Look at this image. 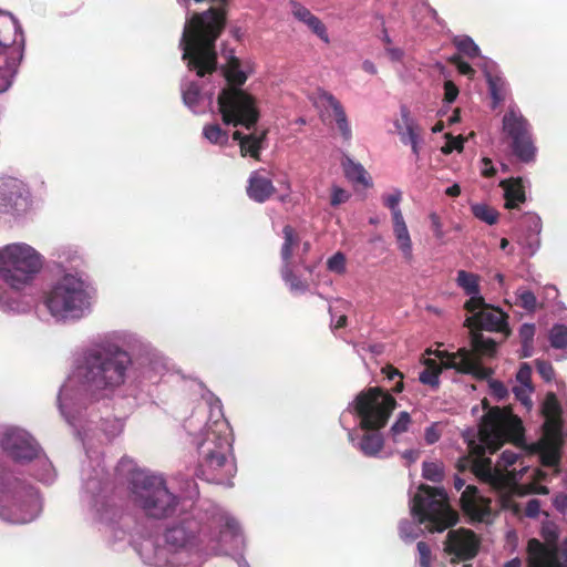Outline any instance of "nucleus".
Returning <instances> with one entry per match:
<instances>
[{
  "mask_svg": "<svg viewBox=\"0 0 567 567\" xmlns=\"http://www.w3.org/2000/svg\"><path fill=\"white\" fill-rule=\"evenodd\" d=\"M168 372L167 358L150 341L127 330L105 333L73 355L71 371L58 393V406L82 441L86 458L81 467V502L92 522L114 524L104 507L114 502L102 453L94 449L123 433L125 420L102 417L96 405L115 398L146 402Z\"/></svg>",
  "mask_w": 567,
  "mask_h": 567,
  "instance_id": "f257e3e1",
  "label": "nucleus"
},
{
  "mask_svg": "<svg viewBox=\"0 0 567 567\" xmlns=\"http://www.w3.org/2000/svg\"><path fill=\"white\" fill-rule=\"evenodd\" d=\"M520 419L508 409L498 406L489 409L482 420L475 439L468 441L470 455L458 461L460 471L467 468L483 483L497 492L509 488L515 480L514 471L508 468L519 458L516 451L505 450L496 465L486 454H493L504 440L518 441L523 437Z\"/></svg>",
  "mask_w": 567,
  "mask_h": 567,
  "instance_id": "f03ea898",
  "label": "nucleus"
},
{
  "mask_svg": "<svg viewBox=\"0 0 567 567\" xmlns=\"http://www.w3.org/2000/svg\"><path fill=\"white\" fill-rule=\"evenodd\" d=\"M202 396L208 408V420L193 440L199 456L195 475L208 483L231 487L237 472L231 429L224 415L221 401L209 390Z\"/></svg>",
  "mask_w": 567,
  "mask_h": 567,
  "instance_id": "7ed1b4c3",
  "label": "nucleus"
},
{
  "mask_svg": "<svg viewBox=\"0 0 567 567\" xmlns=\"http://www.w3.org/2000/svg\"><path fill=\"white\" fill-rule=\"evenodd\" d=\"M218 76L225 84L217 97L223 122L249 131L248 134L236 131L234 140L239 142L243 156L258 158L261 150L266 147L268 131L256 127L260 115L256 100L240 89L247 80V74L240 69L239 60L231 56L227 68L223 69Z\"/></svg>",
  "mask_w": 567,
  "mask_h": 567,
  "instance_id": "20e7f679",
  "label": "nucleus"
},
{
  "mask_svg": "<svg viewBox=\"0 0 567 567\" xmlns=\"http://www.w3.org/2000/svg\"><path fill=\"white\" fill-rule=\"evenodd\" d=\"M395 405L391 394L379 388H369L359 392L342 411L340 425L347 431L351 445L362 455L382 457L384 439L380 429L386 424Z\"/></svg>",
  "mask_w": 567,
  "mask_h": 567,
  "instance_id": "39448f33",
  "label": "nucleus"
},
{
  "mask_svg": "<svg viewBox=\"0 0 567 567\" xmlns=\"http://www.w3.org/2000/svg\"><path fill=\"white\" fill-rule=\"evenodd\" d=\"M43 266V257L25 243H12L0 248V311L27 313L33 308V300L18 296L32 286Z\"/></svg>",
  "mask_w": 567,
  "mask_h": 567,
  "instance_id": "423d86ee",
  "label": "nucleus"
},
{
  "mask_svg": "<svg viewBox=\"0 0 567 567\" xmlns=\"http://www.w3.org/2000/svg\"><path fill=\"white\" fill-rule=\"evenodd\" d=\"M43 266V257L25 243H12L0 248V311L27 313L33 308V300L18 296L32 286Z\"/></svg>",
  "mask_w": 567,
  "mask_h": 567,
  "instance_id": "0eeeda50",
  "label": "nucleus"
},
{
  "mask_svg": "<svg viewBox=\"0 0 567 567\" xmlns=\"http://www.w3.org/2000/svg\"><path fill=\"white\" fill-rule=\"evenodd\" d=\"M96 289L81 272H64L44 290L41 303L56 323H74L94 309Z\"/></svg>",
  "mask_w": 567,
  "mask_h": 567,
  "instance_id": "6e6552de",
  "label": "nucleus"
},
{
  "mask_svg": "<svg viewBox=\"0 0 567 567\" xmlns=\"http://www.w3.org/2000/svg\"><path fill=\"white\" fill-rule=\"evenodd\" d=\"M412 519L400 522L401 538L411 543L420 537L424 529L443 532L457 523V514L449 506L443 488L421 485L410 502Z\"/></svg>",
  "mask_w": 567,
  "mask_h": 567,
  "instance_id": "1a4fd4ad",
  "label": "nucleus"
},
{
  "mask_svg": "<svg viewBox=\"0 0 567 567\" xmlns=\"http://www.w3.org/2000/svg\"><path fill=\"white\" fill-rule=\"evenodd\" d=\"M43 511L39 489L22 480L0 456V519L11 524H28Z\"/></svg>",
  "mask_w": 567,
  "mask_h": 567,
  "instance_id": "9d476101",
  "label": "nucleus"
},
{
  "mask_svg": "<svg viewBox=\"0 0 567 567\" xmlns=\"http://www.w3.org/2000/svg\"><path fill=\"white\" fill-rule=\"evenodd\" d=\"M25 39L18 19L0 11V93L8 91L24 55Z\"/></svg>",
  "mask_w": 567,
  "mask_h": 567,
  "instance_id": "9b49d317",
  "label": "nucleus"
},
{
  "mask_svg": "<svg viewBox=\"0 0 567 567\" xmlns=\"http://www.w3.org/2000/svg\"><path fill=\"white\" fill-rule=\"evenodd\" d=\"M472 350L461 348L456 352H439L445 368H451L458 373L468 374L477 380H485L493 373L481 362V357H493L496 352V342L485 338L478 331H471Z\"/></svg>",
  "mask_w": 567,
  "mask_h": 567,
  "instance_id": "f8f14e48",
  "label": "nucleus"
},
{
  "mask_svg": "<svg viewBox=\"0 0 567 567\" xmlns=\"http://www.w3.org/2000/svg\"><path fill=\"white\" fill-rule=\"evenodd\" d=\"M33 198L29 186L12 176L0 177V216L17 224L33 216Z\"/></svg>",
  "mask_w": 567,
  "mask_h": 567,
  "instance_id": "ddd939ff",
  "label": "nucleus"
},
{
  "mask_svg": "<svg viewBox=\"0 0 567 567\" xmlns=\"http://www.w3.org/2000/svg\"><path fill=\"white\" fill-rule=\"evenodd\" d=\"M503 133L509 140L513 154L523 163H532L536 158L532 125L522 114L517 105H509L503 116Z\"/></svg>",
  "mask_w": 567,
  "mask_h": 567,
  "instance_id": "4468645a",
  "label": "nucleus"
},
{
  "mask_svg": "<svg viewBox=\"0 0 567 567\" xmlns=\"http://www.w3.org/2000/svg\"><path fill=\"white\" fill-rule=\"evenodd\" d=\"M284 243L280 250L281 267L280 275L282 281L292 295H303L309 290V284L298 274L299 268L312 272V267L306 264L301 256L298 261L293 260L292 251L299 246L300 239L295 229L286 225L282 228Z\"/></svg>",
  "mask_w": 567,
  "mask_h": 567,
  "instance_id": "2eb2a0df",
  "label": "nucleus"
},
{
  "mask_svg": "<svg viewBox=\"0 0 567 567\" xmlns=\"http://www.w3.org/2000/svg\"><path fill=\"white\" fill-rule=\"evenodd\" d=\"M0 449L7 458L19 466H24L40 454L42 447L29 431L19 426H8L0 434Z\"/></svg>",
  "mask_w": 567,
  "mask_h": 567,
  "instance_id": "dca6fc26",
  "label": "nucleus"
},
{
  "mask_svg": "<svg viewBox=\"0 0 567 567\" xmlns=\"http://www.w3.org/2000/svg\"><path fill=\"white\" fill-rule=\"evenodd\" d=\"M402 192L399 188H394L391 193L382 195V203L390 209L392 215L393 235L398 249L400 250L403 259L406 262H411L413 260V245L410 231L400 208Z\"/></svg>",
  "mask_w": 567,
  "mask_h": 567,
  "instance_id": "f3484780",
  "label": "nucleus"
},
{
  "mask_svg": "<svg viewBox=\"0 0 567 567\" xmlns=\"http://www.w3.org/2000/svg\"><path fill=\"white\" fill-rule=\"evenodd\" d=\"M481 542L476 534L470 529H451L444 542V551L452 563L473 559L480 549Z\"/></svg>",
  "mask_w": 567,
  "mask_h": 567,
  "instance_id": "a211bd4d",
  "label": "nucleus"
},
{
  "mask_svg": "<svg viewBox=\"0 0 567 567\" xmlns=\"http://www.w3.org/2000/svg\"><path fill=\"white\" fill-rule=\"evenodd\" d=\"M462 511L472 522L491 523L493 508L491 498L482 495L476 486L467 485L460 498Z\"/></svg>",
  "mask_w": 567,
  "mask_h": 567,
  "instance_id": "6ab92c4d",
  "label": "nucleus"
},
{
  "mask_svg": "<svg viewBox=\"0 0 567 567\" xmlns=\"http://www.w3.org/2000/svg\"><path fill=\"white\" fill-rule=\"evenodd\" d=\"M470 312L472 313V317H468L465 320V326L471 330L476 331L477 329H481L494 332H505L508 329V316L501 308H494L486 303V306H482L477 310Z\"/></svg>",
  "mask_w": 567,
  "mask_h": 567,
  "instance_id": "aec40b11",
  "label": "nucleus"
},
{
  "mask_svg": "<svg viewBox=\"0 0 567 567\" xmlns=\"http://www.w3.org/2000/svg\"><path fill=\"white\" fill-rule=\"evenodd\" d=\"M480 68L483 70L493 101V109H495L506 100L509 93V84L498 70V65L491 59L483 58Z\"/></svg>",
  "mask_w": 567,
  "mask_h": 567,
  "instance_id": "412c9836",
  "label": "nucleus"
},
{
  "mask_svg": "<svg viewBox=\"0 0 567 567\" xmlns=\"http://www.w3.org/2000/svg\"><path fill=\"white\" fill-rule=\"evenodd\" d=\"M456 284L463 289L464 293L468 297L465 302V309L467 311H475L482 306H486V302L481 293L478 284V276L465 270H458L456 277Z\"/></svg>",
  "mask_w": 567,
  "mask_h": 567,
  "instance_id": "4be33fe9",
  "label": "nucleus"
},
{
  "mask_svg": "<svg viewBox=\"0 0 567 567\" xmlns=\"http://www.w3.org/2000/svg\"><path fill=\"white\" fill-rule=\"evenodd\" d=\"M181 90L184 104L195 114L202 113L205 100L212 103L215 94L214 91L202 92L197 82L187 79L182 81Z\"/></svg>",
  "mask_w": 567,
  "mask_h": 567,
  "instance_id": "5701e85b",
  "label": "nucleus"
},
{
  "mask_svg": "<svg viewBox=\"0 0 567 567\" xmlns=\"http://www.w3.org/2000/svg\"><path fill=\"white\" fill-rule=\"evenodd\" d=\"M527 223L533 231L530 234L518 233L516 241L524 250V255L532 257L540 247L543 224L540 216L536 213H527Z\"/></svg>",
  "mask_w": 567,
  "mask_h": 567,
  "instance_id": "b1692460",
  "label": "nucleus"
},
{
  "mask_svg": "<svg viewBox=\"0 0 567 567\" xmlns=\"http://www.w3.org/2000/svg\"><path fill=\"white\" fill-rule=\"evenodd\" d=\"M246 190L251 200L262 204L272 196L276 188L269 177L260 171H254L249 175Z\"/></svg>",
  "mask_w": 567,
  "mask_h": 567,
  "instance_id": "393cba45",
  "label": "nucleus"
},
{
  "mask_svg": "<svg viewBox=\"0 0 567 567\" xmlns=\"http://www.w3.org/2000/svg\"><path fill=\"white\" fill-rule=\"evenodd\" d=\"M25 466L29 475L42 484H53L58 477L56 470L43 449H41L40 454L28 462Z\"/></svg>",
  "mask_w": 567,
  "mask_h": 567,
  "instance_id": "a878e982",
  "label": "nucleus"
},
{
  "mask_svg": "<svg viewBox=\"0 0 567 567\" xmlns=\"http://www.w3.org/2000/svg\"><path fill=\"white\" fill-rule=\"evenodd\" d=\"M557 316L563 320L554 323L548 331V341L553 349L563 352L560 359H567V308L563 302L556 305Z\"/></svg>",
  "mask_w": 567,
  "mask_h": 567,
  "instance_id": "bb28decb",
  "label": "nucleus"
},
{
  "mask_svg": "<svg viewBox=\"0 0 567 567\" xmlns=\"http://www.w3.org/2000/svg\"><path fill=\"white\" fill-rule=\"evenodd\" d=\"M542 536L545 539V544L540 540L536 539L544 548L545 551H548L553 556L554 564L556 567H567V537L564 539V553H563V561L559 560L558 556V530L555 525H545L542 528Z\"/></svg>",
  "mask_w": 567,
  "mask_h": 567,
  "instance_id": "cd10ccee",
  "label": "nucleus"
},
{
  "mask_svg": "<svg viewBox=\"0 0 567 567\" xmlns=\"http://www.w3.org/2000/svg\"><path fill=\"white\" fill-rule=\"evenodd\" d=\"M563 432H551L550 437L540 445V460L545 466H558L561 455Z\"/></svg>",
  "mask_w": 567,
  "mask_h": 567,
  "instance_id": "c85d7f7f",
  "label": "nucleus"
},
{
  "mask_svg": "<svg viewBox=\"0 0 567 567\" xmlns=\"http://www.w3.org/2000/svg\"><path fill=\"white\" fill-rule=\"evenodd\" d=\"M320 99L332 109L337 127L343 140L349 142L352 138V131L342 104L329 92H323Z\"/></svg>",
  "mask_w": 567,
  "mask_h": 567,
  "instance_id": "c756f323",
  "label": "nucleus"
},
{
  "mask_svg": "<svg viewBox=\"0 0 567 567\" xmlns=\"http://www.w3.org/2000/svg\"><path fill=\"white\" fill-rule=\"evenodd\" d=\"M401 121L394 123L396 132L403 144L408 145L414 141H421L419 126L410 116V110L405 105L400 107Z\"/></svg>",
  "mask_w": 567,
  "mask_h": 567,
  "instance_id": "7c9ffc66",
  "label": "nucleus"
},
{
  "mask_svg": "<svg viewBox=\"0 0 567 567\" xmlns=\"http://www.w3.org/2000/svg\"><path fill=\"white\" fill-rule=\"evenodd\" d=\"M499 186L505 193L506 208L513 209L517 207L519 203H524L526 200L525 182L523 178L504 179L499 183Z\"/></svg>",
  "mask_w": 567,
  "mask_h": 567,
  "instance_id": "2f4dec72",
  "label": "nucleus"
},
{
  "mask_svg": "<svg viewBox=\"0 0 567 567\" xmlns=\"http://www.w3.org/2000/svg\"><path fill=\"white\" fill-rule=\"evenodd\" d=\"M527 565L528 567H556L553 556L545 551L543 546L532 538L527 544Z\"/></svg>",
  "mask_w": 567,
  "mask_h": 567,
  "instance_id": "473e14b6",
  "label": "nucleus"
},
{
  "mask_svg": "<svg viewBox=\"0 0 567 567\" xmlns=\"http://www.w3.org/2000/svg\"><path fill=\"white\" fill-rule=\"evenodd\" d=\"M52 256L54 262L60 268L79 267L82 262V257L79 249L70 245H61L54 248Z\"/></svg>",
  "mask_w": 567,
  "mask_h": 567,
  "instance_id": "72a5a7b5",
  "label": "nucleus"
},
{
  "mask_svg": "<svg viewBox=\"0 0 567 567\" xmlns=\"http://www.w3.org/2000/svg\"><path fill=\"white\" fill-rule=\"evenodd\" d=\"M342 167L346 177L352 183L363 185L364 187L372 186V181L362 164L354 162L349 156H344Z\"/></svg>",
  "mask_w": 567,
  "mask_h": 567,
  "instance_id": "f704fd0d",
  "label": "nucleus"
},
{
  "mask_svg": "<svg viewBox=\"0 0 567 567\" xmlns=\"http://www.w3.org/2000/svg\"><path fill=\"white\" fill-rule=\"evenodd\" d=\"M544 413L547 417V423L550 425V432H563V424L560 420L561 408L554 393L546 396L544 403Z\"/></svg>",
  "mask_w": 567,
  "mask_h": 567,
  "instance_id": "c9c22d12",
  "label": "nucleus"
},
{
  "mask_svg": "<svg viewBox=\"0 0 567 567\" xmlns=\"http://www.w3.org/2000/svg\"><path fill=\"white\" fill-rule=\"evenodd\" d=\"M440 351H435V355L440 359L441 363L437 364L434 360L427 359L425 360L426 369H424L420 375L419 380L426 385H430L433 389H436L440 385V373L443 369H446L443 364L442 359L437 355Z\"/></svg>",
  "mask_w": 567,
  "mask_h": 567,
  "instance_id": "e433bc0d",
  "label": "nucleus"
},
{
  "mask_svg": "<svg viewBox=\"0 0 567 567\" xmlns=\"http://www.w3.org/2000/svg\"><path fill=\"white\" fill-rule=\"evenodd\" d=\"M453 43L458 52L468 58H481V50L470 35H457L454 38ZM483 58L484 56H482V59Z\"/></svg>",
  "mask_w": 567,
  "mask_h": 567,
  "instance_id": "4c0bfd02",
  "label": "nucleus"
},
{
  "mask_svg": "<svg viewBox=\"0 0 567 567\" xmlns=\"http://www.w3.org/2000/svg\"><path fill=\"white\" fill-rule=\"evenodd\" d=\"M471 212L475 218L486 223L487 225H494L498 220V212L484 203L473 204L471 206Z\"/></svg>",
  "mask_w": 567,
  "mask_h": 567,
  "instance_id": "58836bf2",
  "label": "nucleus"
},
{
  "mask_svg": "<svg viewBox=\"0 0 567 567\" xmlns=\"http://www.w3.org/2000/svg\"><path fill=\"white\" fill-rule=\"evenodd\" d=\"M203 135L212 144L224 145L228 142V133L216 123L205 125Z\"/></svg>",
  "mask_w": 567,
  "mask_h": 567,
  "instance_id": "ea45409f",
  "label": "nucleus"
},
{
  "mask_svg": "<svg viewBox=\"0 0 567 567\" xmlns=\"http://www.w3.org/2000/svg\"><path fill=\"white\" fill-rule=\"evenodd\" d=\"M422 476L433 483H440L444 477V466L441 462H423Z\"/></svg>",
  "mask_w": 567,
  "mask_h": 567,
  "instance_id": "a19ab883",
  "label": "nucleus"
},
{
  "mask_svg": "<svg viewBox=\"0 0 567 567\" xmlns=\"http://www.w3.org/2000/svg\"><path fill=\"white\" fill-rule=\"evenodd\" d=\"M516 301L519 307L528 312H534L537 306V299L533 291L519 288L516 291Z\"/></svg>",
  "mask_w": 567,
  "mask_h": 567,
  "instance_id": "79ce46f5",
  "label": "nucleus"
},
{
  "mask_svg": "<svg viewBox=\"0 0 567 567\" xmlns=\"http://www.w3.org/2000/svg\"><path fill=\"white\" fill-rule=\"evenodd\" d=\"M305 25L316 37H318L323 43H326V44L330 43V37L328 33V29H327L326 24L317 16H313L309 21H307L305 23Z\"/></svg>",
  "mask_w": 567,
  "mask_h": 567,
  "instance_id": "37998d69",
  "label": "nucleus"
},
{
  "mask_svg": "<svg viewBox=\"0 0 567 567\" xmlns=\"http://www.w3.org/2000/svg\"><path fill=\"white\" fill-rule=\"evenodd\" d=\"M305 25L316 37H318L323 43H326V44L330 43V37L328 33V29H327L326 24L317 16H313L309 21H307L305 23Z\"/></svg>",
  "mask_w": 567,
  "mask_h": 567,
  "instance_id": "c03bdc74",
  "label": "nucleus"
},
{
  "mask_svg": "<svg viewBox=\"0 0 567 567\" xmlns=\"http://www.w3.org/2000/svg\"><path fill=\"white\" fill-rule=\"evenodd\" d=\"M533 392V385L515 384L513 386V393L516 400L519 401L526 408V410H530L533 406V401L530 399Z\"/></svg>",
  "mask_w": 567,
  "mask_h": 567,
  "instance_id": "a18cd8bd",
  "label": "nucleus"
},
{
  "mask_svg": "<svg viewBox=\"0 0 567 567\" xmlns=\"http://www.w3.org/2000/svg\"><path fill=\"white\" fill-rule=\"evenodd\" d=\"M289 6L292 17L303 24L315 16L308 8H306L299 1L291 0L289 2Z\"/></svg>",
  "mask_w": 567,
  "mask_h": 567,
  "instance_id": "49530a36",
  "label": "nucleus"
},
{
  "mask_svg": "<svg viewBox=\"0 0 567 567\" xmlns=\"http://www.w3.org/2000/svg\"><path fill=\"white\" fill-rule=\"evenodd\" d=\"M411 423L410 414L405 411L399 413L395 422L391 426V433L393 437L404 433L408 431L409 425Z\"/></svg>",
  "mask_w": 567,
  "mask_h": 567,
  "instance_id": "de8ad7c7",
  "label": "nucleus"
},
{
  "mask_svg": "<svg viewBox=\"0 0 567 567\" xmlns=\"http://www.w3.org/2000/svg\"><path fill=\"white\" fill-rule=\"evenodd\" d=\"M327 267L330 271L336 274H344L346 272V257L342 252H336L331 256L327 261Z\"/></svg>",
  "mask_w": 567,
  "mask_h": 567,
  "instance_id": "09e8293b",
  "label": "nucleus"
},
{
  "mask_svg": "<svg viewBox=\"0 0 567 567\" xmlns=\"http://www.w3.org/2000/svg\"><path fill=\"white\" fill-rule=\"evenodd\" d=\"M536 369L542 379L546 382H550L555 378V371L550 362L545 360L535 361Z\"/></svg>",
  "mask_w": 567,
  "mask_h": 567,
  "instance_id": "8fccbe9b",
  "label": "nucleus"
},
{
  "mask_svg": "<svg viewBox=\"0 0 567 567\" xmlns=\"http://www.w3.org/2000/svg\"><path fill=\"white\" fill-rule=\"evenodd\" d=\"M416 549L419 553L417 564L420 567H432L431 561V549L429 545L424 542H419L416 545Z\"/></svg>",
  "mask_w": 567,
  "mask_h": 567,
  "instance_id": "3c124183",
  "label": "nucleus"
},
{
  "mask_svg": "<svg viewBox=\"0 0 567 567\" xmlns=\"http://www.w3.org/2000/svg\"><path fill=\"white\" fill-rule=\"evenodd\" d=\"M464 140L461 136H446V143L442 146L441 151L443 154H451L453 151L462 152Z\"/></svg>",
  "mask_w": 567,
  "mask_h": 567,
  "instance_id": "603ef678",
  "label": "nucleus"
},
{
  "mask_svg": "<svg viewBox=\"0 0 567 567\" xmlns=\"http://www.w3.org/2000/svg\"><path fill=\"white\" fill-rule=\"evenodd\" d=\"M429 218L431 221V229L433 231L434 237L439 241L444 243L445 231L443 229V224L441 221V218L439 217V215L436 213H431Z\"/></svg>",
  "mask_w": 567,
  "mask_h": 567,
  "instance_id": "864d4df0",
  "label": "nucleus"
},
{
  "mask_svg": "<svg viewBox=\"0 0 567 567\" xmlns=\"http://www.w3.org/2000/svg\"><path fill=\"white\" fill-rule=\"evenodd\" d=\"M349 198H350V194L346 189H343L337 185L332 186L331 198H330L331 206L337 207V206L348 202Z\"/></svg>",
  "mask_w": 567,
  "mask_h": 567,
  "instance_id": "5fc2aeb1",
  "label": "nucleus"
},
{
  "mask_svg": "<svg viewBox=\"0 0 567 567\" xmlns=\"http://www.w3.org/2000/svg\"><path fill=\"white\" fill-rule=\"evenodd\" d=\"M488 388H489L491 394L498 401L505 399L508 394V390L502 381L489 380Z\"/></svg>",
  "mask_w": 567,
  "mask_h": 567,
  "instance_id": "6e6d98bb",
  "label": "nucleus"
},
{
  "mask_svg": "<svg viewBox=\"0 0 567 567\" xmlns=\"http://www.w3.org/2000/svg\"><path fill=\"white\" fill-rule=\"evenodd\" d=\"M516 384L532 385V368L529 363L523 362L516 373Z\"/></svg>",
  "mask_w": 567,
  "mask_h": 567,
  "instance_id": "4d7b16f0",
  "label": "nucleus"
},
{
  "mask_svg": "<svg viewBox=\"0 0 567 567\" xmlns=\"http://www.w3.org/2000/svg\"><path fill=\"white\" fill-rule=\"evenodd\" d=\"M535 332L536 327L534 323H523L518 330L520 342H534Z\"/></svg>",
  "mask_w": 567,
  "mask_h": 567,
  "instance_id": "13d9d810",
  "label": "nucleus"
},
{
  "mask_svg": "<svg viewBox=\"0 0 567 567\" xmlns=\"http://www.w3.org/2000/svg\"><path fill=\"white\" fill-rule=\"evenodd\" d=\"M441 437V432L439 430L437 423H432L424 431V440L426 444L432 445L436 443Z\"/></svg>",
  "mask_w": 567,
  "mask_h": 567,
  "instance_id": "bf43d9fd",
  "label": "nucleus"
},
{
  "mask_svg": "<svg viewBox=\"0 0 567 567\" xmlns=\"http://www.w3.org/2000/svg\"><path fill=\"white\" fill-rule=\"evenodd\" d=\"M458 95V89L452 81H445L444 83V101L447 104L453 103Z\"/></svg>",
  "mask_w": 567,
  "mask_h": 567,
  "instance_id": "052dcab7",
  "label": "nucleus"
},
{
  "mask_svg": "<svg viewBox=\"0 0 567 567\" xmlns=\"http://www.w3.org/2000/svg\"><path fill=\"white\" fill-rule=\"evenodd\" d=\"M330 317H331V327L334 329H339L346 326L347 316L343 313H338L337 310L332 307L329 308Z\"/></svg>",
  "mask_w": 567,
  "mask_h": 567,
  "instance_id": "680f3d73",
  "label": "nucleus"
},
{
  "mask_svg": "<svg viewBox=\"0 0 567 567\" xmlns=\"http://www.w3.org/2000/svg\"><path fill=\"white\" fill-rule=\"evenodd\" d=\"M540 512V503L537 498H532L527 502L525 507V515L529 518H535Z\"/></svg>",
  "mask_w": 567,
  "mask_h": 567,
  "instance_id": "e2e57ef3",
  "label": "nucleus"
},
{
  "mask_svg": "<svg viewBox=\"0 0 567 567\" xmlns=\"http://www.w3.org/2000/svg\"><path fill=\"white\" fill-rule=\"evenodd\" d=\"M553 504L558 512L566 514L567 513V494H565V493L557 494L553 499Z\"/></svg>",
  "mask_w": 567,
  "mask_h": 567,
  "instance_id": "0e129e2a",
  "label": "nucleus"
},
{
  "mask_svg": "<svg viewBox=\"0 0 567 567\" xmlns=\"http://www.w3.org/2000/svg\"><path fill=\"white\" fill-rule=\"evenodd\" d=\"M385 52L392 62H401L404 58V51L401 48L385 47Z\"/></svg>",
  "mask_w": 567,
  "mask_h": 567,
  "instance_id": "69168bd1",
  "label": "nucleus"
},
{
  "mask_svg": "<svg viewBox=\"0 0 567 567\" xmlns=\"http://www.w3.org/2000/svg\"><path fill=\"white\" fill-rule=\"evenodd\" d=\"M420 450L410 449L401 453V457L405 461L406 465L415 463L420 457Z\"/></svg>",
  "mask_w": 567,
  "mask_h": 567,
  "instance_id": "338daca9",
  "label": "nucleus"
},
{
  "mask_svg": "<svg viewBox=\"0 0 567 567\" xmlns=\"http://www.w3.org/2000/svg\"><path fill=\"white\" fill-rule=\"evenodd\" d=\"M481 173L485 177H492L495 175L496 169L489 158L482 159Z\"/></svg>",
  "mask_w": 567,
  "mask_h": 567,
  "instance_id": "774afa93",
  "label": "nucleus"
}]
</instances>
